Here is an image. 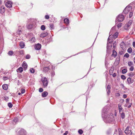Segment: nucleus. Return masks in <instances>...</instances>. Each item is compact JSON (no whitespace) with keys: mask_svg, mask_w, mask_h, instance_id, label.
I'll list each match as a JSON object with an SVG mask.
<instances>
[{"mask_svg":"<svg viewBox=\"0 0 135 135\" xmlns=\"http://www.w3.org/2000/svg\"><path fill=\"white\" fill-rule=\"evenodd\" d=\"M104 120L106 123H110L113 122L114 120V116L112 113H110L106 117H104Z\"/></svg>","mask_w":135,"mask_h":135,"instance_id":"f257e3e1","label":"nucleus"},{"mask_svg":"<svg viewBox=\"0 0 135 135\" xmlns=\"http://www.w3.org/2000/svg\"><path fill=\"white\" fill-rule=\"evenodd\" d=\"M114 38H113L112 37L110 36L108 39L107 42V51L108 53L109 52V50L112 47V45H110V46H109V44H112L113 41V39Z\"/></svg>","mask_w":135,"mask_h":135,"instance_id":"f03ea898","label":"nucleus"},{"mask_svg":"<svg viewBox=\"0 0 135 135\" xmlns=\"http://www.w3.org/2000/svg\"><path fill=\"white\" fill-rule=\"evenodd\" d=\"M124 19V16L122 15H119L117 17L116 19L115 22H117V21L118 22H121L123 21Z\"/></svg>","mask_w":135,"mask_h":135,"instance_id":"7ed1b4c3","label":"nucleus"},{"mask_svg":"<svg viewBox=\"0 0 135 135\" xmlns=\"http://www.w3.org/2000/svg\"><path fill=\"white\" fill-rule=\"evenodd\" d=\"M41 81L43 83L44 86H47L48 84V82L47 78L44 77L42 78L41 79Z\"/></svg>","mask_w":135,"mask_h":135,"instance_id":"20e7f679","label":"nucleus"},{"mask_svg":"<svg viewBox=\"0 0 135 135\" xmlns=\"http://www.w3.org/2000/svg\"><path fill=\"white\" fill-rule=\"evenodd\" d=\"M120 47L122 50L125 51L126 50V43H124L123 41H122L120 44Z\"/></svg>","mask_w":135,"mask_h":135,"instance_id":"39448f33","label":"nucleus"},{"mask_svg":"<svg viewBox=\"0 0 135 135\" xmlns=\"http://www.w3.org/2000/svg\"><path fill=\"white\" fill-rule=\"evenodd\" d=\"M41 47V45L39 44H38L35 45V48L36 50H40Z\"/></svg>","mask_w":135,"mask_h":135,"instance_id":"423d86ee","label":"nucleus"},{"mask_svg":"<svg viewBox=\"0 0 135 135\" xmlns=\"http://www.w3.org/2000/svg\"><path fill=\"white\" fill-rule=\"evenodd\" d=\"M12 2L11 1H8L6 4V6L7 7L10 8L12 7Z\"/></svg>","mask_w":135,"mask_h":135,"instance_id":"0eeeda50","label":"nucleus"},{"mask_svg":"<svg viewBox=\"0 0 135 135\" xmlns=\"http://www.w3.org/2000/svg\"><path fill=\"white\" fill-rule=\"evenodd\" d=\"M132 133L131 128L130 127H127V135H131Z\"/></svg>","mask_w":135,"mask_h":135,"instance_id":"6e6552de","label":"nucleus"},{"mask_svg":"<svg viewBox=\"0 0 135 135\" xmlns=\"http://www.w3.org/2000/svg\"><path fill=\"white\" fill-rule=\"evenodd\" d=\"M19 133L20 135H25L26 134V132L24 129H21L19 131Z\"/></svg>","mask_w":135,"mask_h":135,"instance_id":"1a4fd4ad","label":"nucleus"},{"mask_svg":"<svg viewBox=\"0 0 135 135\" xmlns=\"http://www.w3.org/2000/svg\"><path fill=\"white\" fill-rule=\"evenodd\" d=\"M48 35V33L47 32H44L40 34V36L41 37L43 38L46 37Z\"/></svg>","mask_w":135,"mask_h":135,"instance_id":"9d476101","label":"nucleus"},{"mask_svg":"<svg viewBox=\"0 0 135 135\" xmlns=\"http://www.w3.org/2000/svg\"><path fill=\"white\" fill-rule=\"evenodd\" d=\"M118 32H115L114 35H110L113 38H114V39H115L118 36Z\"/></svg>","mask_w":135,"mask_h":135,"instance_id":"9b49d317","label":"nucleus"},{"mask_svg":"<svg viewBox=\"0 0 135 135\" xmlns=\"http://www.w3.org/2000/svg\"><path fill=\"white\" fill-rule=\"evenodd\" d=\"M117 52L115 50H113L112 54V57H115L117 56Z\"/></svg>","mask_w":135,"mask_h":135,"instance_id":"f8f14e48","label":"nucleus"},{"mask_svg":"<svg viewBox=\"0 0 135 135\" xmlns=\"http://www.w3.org/2000/svg\"><path fill=\"white\" fill-rule=\"evenodd\" d=\"M2 88L4 90H7L8 88V85L7 84H3L2 86Z\"/></svg>","mask_w":135,"mask_h":135,"instance_id":"ddd939ff","label":"nucleus"},{"mask_svg":"<svg viewBox=\"0 0 135 135\" xmlns=\"http://www.w3.org/2000/svg\"><path fill=\"white\" fill-rule=\"evenodd\" d=\"M48 95V93L46 91L44 92L42 94V96L43 97H46Z\"/></svg>","mask_w":135,"mask_h":135,"instance_id":"4468645a","label":"nucleus"},{"mask_svg":"<svg viewBox=\"0 0 135 135\" xmlns=\"http://www.w3.org/2000/svg\"><path fill=\"white\" fill-rule=\"evenodd\" d=\"M127 81L129 84H130L133 83V80H131L130 78H129L127 79Z\"/></svg>","mask_w":135,"mask_h":135,"instance_id":"2eb2a0df","label":"nucleus"},{"mask_svg":"<svg viewBox=\"0 0 135 135\" xmlns=\"http://www.w3.org/2000/svg\"><path fill=\"white\" fill-rule=\"evenodd\" d=\"M23 68L22 67H20L17 70V72L19 71L20 73H21L23 71Z\"/></svg>","mask_w":135,"mask_h":135,"instance_id":"dca6fc26","label":"nucleus"},{"mask_svg":"<svg viewBox=\"0 0 135 135\" xmlns=\"http://www.w3.org/2000/svg\"><path fill=\"white\" fill-rule=\"evenodd\" d=\"M107 90H108L107 93L108 94H109L110 93V86L109 85H108L107 86Z\"/></svg>","mask_w":135,"mask_h":135,"instance_id":"f3484780","label":"nucleus"},{"mask_svg":"<svg viewBox=\"0 0 135 135\" xmlns=\"http://www.w3.org/2000/svg\"><path fill=\"white\" fill-rule=\"evenodd\" d=\"M20 45L21 48H23L25 46V44L23 42H20Z\"/></svg>","mask_w":135,"mask_h":135,"instance_id":"a211bd4d","label":"nucleus"},{"mask_svg":"<svg viewBox=\"0 0 135 135\" xmlns=\"http://www.w3.org/2000/svg\"><path fill=\"white\" fill-rule=\"evenodd\" d=\"M27 64L25 63V62H23V63L22 66L25 68L26 69L27 68Z\"/></svg>","mask_w":135,"mask_h":135,"instance_id":"6ab92c4d","label":"nucleus"},{"mask_svg":"<svg viewBox=\"0 0 135 135\" xmlns=\"http://www.w3.org/2000/svg\"><path fill=\"white\" fill-rule=\"evenodd\" d=\"M49 67H44L43 69L44 71H45L46 72L47 71L49 70Z\"/></svg>","mask_w":135,"mask_h":135,"instance_id":"aec40b11","label":"nucleus"},{"mask_svg":"<svg viewBox=\"0 0 135 135\" xmlns=\"http://www.w3.org/2000/svg\"><path fill=\"white\" fill-rule=\"evenodd\" d=\"M132 22V20H131L129 21L128 23V24L127 25V27H129L131 25Z\"/></svg>","mask_w":135,"mask_h":135,"instance_id":"412c9836","label":"nucleus"},{"mask_svg":"<svg viewBox=\"0 0 135 135\" xmlns=\"http://www.w3.org/2000/svg\"><path fill=\"white\" fill-rule=\"evenodd\" d=\"M132 51V49L131 47H129L127 50V51L129 53H131Z\"/></svg>","mask_w":135,"mask_h":135,"instance_id":"4be33fe9","label":"nucleus"},{"mask_svg":"<svg viewBox=\"0 0 135 135\" xmlns=\"http://www.w3.org/2000/svg\"><path fill=\"white\" fill-rule=\"evenodd\" d=\"M27 27L28 29H31L32 27V25L31 24H29L27 25Z\"/></svg>","mask_w":135,"mask_h":135,"instance_id":"5701e85b","label":"nucleus"},{"mask_svg":"<svg viewBox=\"0 0 135 135\" xmlns=\"http://www.w3.org/2000/svg\"><path fill=\"white\" fill-rule=\"evenodd\" d=\"M118 130L119 132L118 135H123L121 130L120 128H118Z\"/></svg>","mask_w":135,"mask_h":135,"instance_id":"b1692460","label":"nucleus"},{"mask_svg":"<svg viewBox=\"0 0 135 135\" xmlns=\"http://www.w3.org/2000/svg\"><path fill=\"white\" fill-rule=\"evenodd\" d=\"M118 108H119V112H120L122 110V108L121 107V104H118Z\"/></svg>","mask_w":135,"mask_h":135,"instance_id":"393cba45","label":"nucleus"},{"mask_svg":"<svg viewBox=\"0 0 135 135\" xmlns=\"http://www.w3.org/2000/svg\"><path fill=\"white\" fill-rule=\"evenodd\" d=\"M64 22L66 23H68L69 22V20L67 18H65L64 20Z\"/></svg>","mask_w":135,"mask_h":135,"instance_id":"a878e982","label":"nucleus"},{"mask_svg":"<svg viewBox=\"0 0 135 135\" xmlns=\"http://www.w3.org/2000/svg\"><path fill=\"white\" fill-rule=\"evenodd\" d=\"M13 51H9L8 53V54L9 55L12 56L13 54Z\"/></svg>","mask_w":135,"mask_h":135,"instance_id":"bb28decb","label":"nucleus"},{"mask_svg":"<svg viewBox=\"0 0 135 135\" xmlns=\"http://www.w3.org/2000/svg\"><path fill=\"white\" fill-rule=\"evenodd\" d=\"M1 10L2 12H3L5 10L4 6H2L1 8Z\"/></svg>","mask_w":135,"mask_h":135,"instance_id":"cd10ccee","label":"nucleus"},{"mask_svg":"<svg viewBox=\"0 0 135 135\" xmlns=\"http://www.w3.org/2000/svg\"><path fill=\"white\" fill-rule=\"evenodd\" d=\"M128 64L129 66H132V65H133V63L132 62H129L128 63Z\"/></svg>","mask_w":135,"mask_h":135,"instance_id":"c85d7f7f","label":"nucleus"},{"mask_svg":"<svg viewBox=\"0 0 135 135\" xmlns=\"http://www.w3.org/2000/svg\"><path fill=\"white\" fill-rule=\"evenodd\" d=\"M41 29L42 30H44L45 29V27L44 25H42L41 27Z\"/></svg>","mask_w":135,"mask_h":135,"instance_id":"c756f323","label":"nucleus"},{"mask_svg":"<svg viewBox=\"0 0 135 135\" xmlns=\"http://www.w3.org/2000/svg\"><path fill=\"white\" fill-rule=\"evenodd\" d=\"M13 121L16 123L18 122V119L17 118H15L13 120Z\"/></svg>","mask_w":135,"mask_h":135,"instance_id":"7c9ffc66","label":"nucleus"},{"mask_svg":"<svg viewBox=\"0 0 135 135\" xmlns=\"http://www.w3.org/2000/svg\"><path fill=\"white\" fill-rule=\"evenodd\" d=\"M122 72L123 74H124L127 72V69H124L122 70Z\"/></svg>","mask_w":135,"mask_h":135,"instance_id":"2f4dec72","label":"nucleus"},{"mask_svg":"<svg viewBox=\"0 0 135 135\" xmlns=\"http://www.w3.org/2000/svg\"><path fill=\"white\" fill-rule=\"evenodd\" d=\"M133 12H130L129 13V18H131V17H132V16L133 15Z\"/></svg>","mask_w":135,"mask_h":135,"instance_id":"473e14b6","label":"nucleus"},{"mask_svg":"<svg viewBox=\"0 0 135 135\" xmlns=\"http://www.w3.org/2000/svg\"><path fill=\"white\" fill-rule=\"evenodd\" d=\"M12 104L11 103H9L8 104V106L10 108H12Z\"/></svg>","mask_w":135,"mask_h":135,"instance_id":"72a5a7b5","label":"nucleus"},{"mask_svg":"<svg viewBox=\"0 0 135 135\" xmlns=\"http://www.w3.org/2000/svg\"><path fill=\"white\" fill-rule=\"evenodd\" d=\"M121 116L122 118H124L125 117V115L124 113H121Z\"/></svg>","mask_w":135,"mask_h":135,"instance_id":"f704fd0d","label":"nucleus"},{"mask_svg":"<svg viewBox=\"0 0 135 135\" xmlns=\"http://www.w3.org/2000/svg\"><path fill=\"white\" fill-rule=\"evenodd\" d=\"M122 23H119L118 25H117V27L118 28H119L120 27H121L122 26Z\"/></svg>","mask_w":135,"mask_h":135,"instance_id":"c9c22d12","label":"nucleus"},{"mask_svg":"<svg viewBox=\"0 0 135 135\" xmlns=\"http://www.w3.org/2000/svg\"><path fill=\"white\" fill-rule=\"evenodd\" d=\"M25 91V89H22L21 90V92L22 94L24 93Z\"/></svg>","mask_w":135,"mask_h":135,"instance_id":"e433bc0d","label":"nucleus"},{"mask_svg":"<svg viewBox=\"0 0 135 135\" xmlns=\"http://www.w3.org/2000/svg\"><path fill=\"white\" fill-rule=\"evenodd\" d=\"M79 133L80 134H82L83 133V131L81 129H79L78 131Z\"/></svg>","mask_w":135,"mask_h":135,"instance_id":"4c0bfd02","label":"nucleus"},{"mask_svg":"<svg viewBox=\"0 0 135 135\" xmlns=\"http://www.w3.org/2000/svg\"><path fill=\"white\" fill-rule=\"evenodd\" d=\"M30 72L32 73H33L35 72L33 68H31L30 70Z\"/></svg>","mask_w":135,"mask_h":135,"instance_id":"58836bf2","label":"nucleus"},{"mask_svg":"<svg viewBox=\"0 0 135 135\" xmlns=\"http://www.w3.org/2000/svg\"><path fill=\"white\" fill-rule=\"evenodd\" d=\"M132 7L131 6L128 5V6H127V8L129 9H128L129 10L130 9H132Z\"/></svg>","mask_w":135,"mask_h":135,"instance_id":"ea45409f","label":"nucleus"},{"mask_svg":"<svg viewBox=\"0 0 135 135\" xmlns=\"http://www.w3.org/2000/svg\"><path fill=\"white\" fill-rule=\"evenodd\" d=\"M121 78L123 80L125 79H126V77L123 75H122L121 76Z\"/></svg>","mask_w":135,"mask_h":135,"instance_id":"a19ab883","label":"nucleus"},{"mask_svg":"<svg viewBox=\"0 0 135 135\" xmlns=\"http://www.w3.org/2000/svg\"><path fill=\"white\" fill-rule=\"evenodd\" d=\"M50 28H51V29H52L54 27V25L52 24H50Z\"/></svg>","mask_w":135,"mask_h":135,"instance_id":"79ce46f5","label":"nucleus"},{"mask_svg":"<svg viewBox=\"0 0 135 135\" xmlns=\"http://www.w3.org/2000/svg\"><path fill=\"white\" fill-rule=\"evenodd\" d=\"M30 57V56L29 55H27L26 56V58L27 59H29Z\"/></svg>","mask_w":135,"mask_h":135,"instance_id":"37998d69","label":"nucleus"},{"mask_svg":"<svg viewBox=\"0 0 135 135\" xmlns=\"http://www.w3.org/2000/svg\"><path fill=\"white\" fill-rule=\"evenodd\" d=\"M129 70L131 71H133L134 70V68L133 66H131L129 68Z\"/></svg>","mask_w":135,"mask_h":135,"instance_id":"c03bdc74","label":"nucleus"},{"mask_svg":"<svg viewBox=\"0 0 135 135\" xmlns=\"http://www.w3.org/2000/svg\"><path fill=\"white\" fill-rule=\"evenodd\" d=\"M45 18L46 19H48L49 18V16L48 15H46L45 16Z\"/></svg>","mask_w":135,"mask_h":135,"instance_id":"a18cd8bd","label":"nucleus"},{"mask_svg":"<svg viewBox=\"0 0 135 135\" xmlns=\"http://www.w3.org/2000/svg\"><path fill=\"white\" fill-rule=\"evenodd\" d=\"M35 40V37H33L31 39V41L32 42H34Z\"/></svg>","mask_w":135,"mask_h":135,"instance_id":"49530a36","label":"nucleus"},{"mask_svg":"<svg viewBox=\"0 0 135 135\" xmlns=\"http://www.w3.org/2000/svg\"><path fill=\"white\" fill-rule=\"evenodd\" d=\"M43 91V89L42 88H40L39 89V91L40 92H42Z\"/></svg>","mask_w":135,"mask_h":135,"instance_id":"de8ad7c7","label":"nucleus"},{"mask_svg":"<svg viewBox=\"0 0 135 135\" xmlns=\"http://www.w3.org/2000/svg\"><path fill=\"white\" fill-rule=\"evenodd\" d=\"M116 45V41H114L113 43V46L114 48H115V47Z\"/></svg>","mask_w":135,"mask_h":135,"instance_id":"09e8293b","label":"nucleus"},{"mask_svg":"<svg viewBox=\"0 0 135 135\" xmlns=\"http://www.w3.org/2000/svg\"><path fill=\"white\" fill-rule=\"evenodd\" d=\"M128 75L131 77H132L133 76V75L132 73H131L129 74Z\"/></svg>","mask_w":135,"mask_h":135,"instance_id":"8fccbe9b","label":"nucleus"},{"mask_svg":"<svg viewBox=\"0 0 135 135\" xmlns=\"http://www.w3.org/2000/svg\"><path fill=\"white\" fill-rule=\"evenodd\" d=\"M21 32V30H18L17 31V33L19 35H20V32Z\"/></svg>","mask_w":135,"mask_h":135,"instance_id":"3c124183","label":"nucleus"},{"mask_svg":"<svg viewBox=\"0 0 135 135\" xmlns=\"http://www.w3.org/2000/svg\"><path fill=\"white\" fill-rule=\"evenodd\" d=\"M8 79V78L7 77H3V79L4 80H7Z\"/></svg>","mask_w":135,"mask_h":135,"instance_id":"603ef678","label":"nucleus"},{"mask_svg":"<svg viewBox=\"0 0 135 135\" xmlns=\"http://www.w3.org/2000/svg\"><path fill=\"white\" fill-rule=\"evenodd\" d=\"M116 95L117 96V97H119L120 96V94L118 93H117L116 94Z\"/></svg>","mask_w":135,"mask_h":135,"instance_id":"864d4df0","label":"nucleus"},{"mask_svg":"<svg viewBox=\"0 0 135 135\" xmlns=\"http://www.w3.org/2000/svg\"><path fill=\"white\" fill-rule=\"evenodd\" d=\"M116 75V74L115 73H114L112 75V76L113 77H115Z\"/></svg>","mask_w":135,"mask_h":135,"instance_id":"5fc2aeb1","label":"nucleus"},{"mask_svg":"<svg viewBox=\"0 0 135 135\" xmlns=\"http://www.w3.org/2000/svg\"><path fill=\"white\" fill-rule=\"evenodd\" d=\"M133 47L135 48V42H133Z\"/></svg>","mask_w":135,"mask_h":135,"instance_id":"6e6d98bb","label":"nucleus"},{"mask_svg":"<svg viewBox=\"0 0 135 135\" xmlns=\"http://www.w3.org/2000/svg\"><path fill=\"white\" fill-rule=\"evenodd\" d=\"M123 97L124 98H127V95L126 94H124L123 95Z\"/></svg>","mask_w":135,"mask_h":135,"instance_id":"4d7b16f0","label":"nucleus"},{"mask_svg":"<svg viewBox=\"0 0 135 135\" xmlns=\"http://www.w3.org/2000/svg\"><path fill=\"white\" fill-rule=\"evenodd\" d=\"M132 104V103H131L129 105V106H128V108H129L131 106V105Z\"/></svg>","mask_w":135,"mask_h":135,"instance_id":"13d9d810","label":"nucleus"},{"mask_svg":"<svg viewBox=\"0 0 135 135\" xmlns=\"http://www.w3.org/2000/svg\"><path fill=\"white\" fill-rule=\"evenodd\" d=\"M127 105L128 104V103L129 102V100L127 98Z\"/></svg>","mask_w":135,"mask_h":135,"instance_id":"bf43d9fd","label":"nucleus"},{"mask_svg":"<svg viewBox=\"0 0 135 135\" xmlns=\"http://www.w3.org/2000/svg\"><path fill=\"white\" fill-rule=\"evenodd\" d=\"M124 57H127V53L125 54L124 56Z\"/></svg>","mask_w":135,"mask_h":135,"instance_id":"052dcab7","label":"nucleus"},{"mask_svg":"<svg viewBox=\"0 0 135 135\" xmlns=\"http://www.w3.org/2000/svg\"><path fill=\"white\" fill-rule=\"evenodd\" d=\"M126 8H127V7H126L125 9H124V11H123L124 12H125V11H126Z\"/></svg>","mask_w":135,"mask_h":135,"instance_id":"680f3d73","label":"nucleus"},{"mask_svg":"<svg viewBox=\"0 0 135 135\" xmlns=\"http://www.w3.org/2000/svg\"><path fill=\"white\" fill-rule=\"evenodd\" d=\"M66 134H68V131H66L65 133Z\"/></svg>","mask_w":135,"mask_h":135,"instance_id":"e2e57ef3","label":"nucleus"},{"mask_svg":"<svg viewBox=\"0 0 135 135\" xmlns=\"http://www.w3.org/2000/svg\"><path fill=\"white\" fill-rule=\"evenodd\" d=\"M126 131H127V128H126V129L125 131V133L126 134L127 133Z\"/></svg>","mask_w":135,"mask_h":135,"instance_id":"0e129e2a","label":"nucleus"},{"mask_svg":"<svg viewBox=\"0 0 135 135\" xmlns=\"http://www.w3.org/2000/svg\"><path fill=\"white\" fill-rule=\"evenodd\" d=\"M117 113H116L115 112L114 113V115L115 116H116L117 115Z\"/></svg>","mask_w":135,"mask_h":135,"instance_id":"69168bd1","label":"nucleus"},{"mask_svg":"<svg viewBox=\"0 0 135 135\" xmlns=\"http://www.w3.org/2000/svg\"><path fill=\"white\" fill-rule=\"evenodd\" d=\"M129 54L127 53V58L128 57H129Z\"/></svg>","mask_w":135,"mask_h":135,"instance_id":"338daca9","label":"nucleus"},{"mask_svg":"<svg viewBox=\"0 0 135 135\" xmlns=\"http://www.w3.org/2000/svg\"><path fill=\"white\" fill-rule=\"evenodd\" d=\"M114 135H117V134L115 132L114 133Z\"/></svg>","mask_w":135,"mask_h":135,"instance_id":"774afa93","label":"nucleus"}]
</instances>
